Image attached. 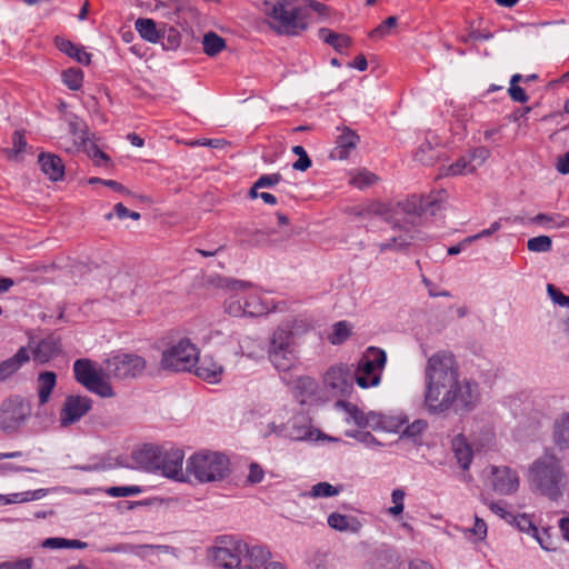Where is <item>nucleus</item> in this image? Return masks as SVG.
<instances>
[{
  "label": "nucleus",
  "mask_w": 569,
  "mask_h": 569,
  "mask_svg": "<svg viewBox=\"0 0 569 569\" xmlns=\"http://www.w3.org/2000/svg\"><path fill=\"white\" fill-rule=\"evenodd\" d=\"M32 406L20 395H12L0 403V430L7 436L18 435L28 422Z\"/></svg>",
  "instance_id": "nucleus-7"
},
{
  "label": "nucleus",
  "mask_w": 569,
  "mask_h": 569,
  "mask_svg": "<svg viewBox=\"0 0 569 569\" xmlns=\"http://www.w3.org/2000/svg\"><path fill=\"white\" fill-rule=\"evenodd\" d=\"M42 172L52 181H58L64 176L62 160L52 153H40L38 157Z\"/></svg>",
  "instance_id": "nucleus-24"
},
{
  "label": "nucleus",
  "mask_w": 569,
  "mask_h": 569,
  "mask_svg": "<svg viewBox=\"0 0 569 569\" xmlns=\"http://www.w3.org/2000/svg\"><path fill=\"white\" fill-rule=\"evenodd\" d=\"M33 561L31 558H26L17 561H6L0 563V569H31Z\"/></svg>",
  "instance_id": "nucleus-61"
},
{
  "label": "nucleus",
  "mask_w": 569,
  "mask_h": 569,
  "mask_svg": "<svg viewBox=\"0 0 569 569\" xmlns=\"http://www.w3.org/2000/svg\"><path fill=\"white\" fill-rule=\"evenodd\" d=\"M476 171V164L470 163L467 154L460 157L455 163L448 168V173L452 176H465Z\"/></svg>",
  "instance_id": "nucleus-45"
},
{
  "label": "nucleus",
  "mask_w": 569,
  "mask_h": 569,
  "mask_svg": "<svg viewBox=\"0 0 569 569\" xmlns=\"http://www.w3.org/2000/svg\"><path fill=\"white\" fill-rule=\"evenodd\" d=\"M183 452L179 449L161 452L159 470L168 478L183 480Z\"/></svg>",
  "instance_id": "nucleus-18"
},
{
  "label": "nucleus",
  "mask_w": 569,
  "mask_h": 569,
  "mask_svg": "<svg viewBox=\"0 0 569 569\" xmlns=\"http://www.w3.org/2000/svg\"><path fill=\"white\" fill-rule=\"evenodd\" d=\"M194 367V373L209 382H217L223 372L222 366L208 355L199 358Z\"/></svg>",
  "instance_id": "nucleus-22"
},
{
  "label": "nucleus",
  "mask_w": 569,
  "mask_h": 569,
  "mask_svg": "<svg viewBox=\"0 0 569 569\" xmlns=\"http://www.w3.org/2000/svg\"><path fill=\"white\" fill-rule=\"evenodd\" d=\"M261 10L268 26L278 34L298 36L308 28L300 0H263Z\"/></svg>",
  "instance_id": "nucleus-2"
},
{
  "label": "nucleus",
  "mask_w": 569,
  "mask_h": 569,
  "mask_svg": "<svg viewBox=\"0 0 569 569\" xmlns=\"http://www.w3.org/2000/svg\"><path fill=\"white\" fill-rule=\"evenodd\" d=\"M198 360L197 346L190 339L182 338L163 350L160 367L173 372L191 371Z\"/></svg>",
  "instance_id": "nucleus-8"
},
{
  "label": "nucleus",
  "mask_w": 569,
  "mask_h": 569,
  "mask_svg": "<svg viewBox=\"0 0 569 569\" xmlns=\"http://www.w3.org/2000/svg\"><path fill=\"white\" fill-rule=\"evenodd\" d=\"M27 142L20 131H14L12 134V148L7 149L6 153L9 159L17 160L19 153L26 148Z\"/></svg>",
  "instance_id": "nucleus-50"
},
{
  "label": "nucleus",
  "mask_w": 569,
  "mask_h": 569,
  "mask_svg": "<svg viewBox=\"0 0 569 569\" xmlns=\"http://www.w3.org/2000/svg\"><path fill=\"white\" fill-rule=\"evenodd\" d=\"M342 486H332L329 482H318L311 487L308 493L312 498H328L337 496L341 492Z\"/></svg>",
  "instance_id": "nucleus-41"
},
{
  "label": "nucleus",
  "mask_w": 569,
  "mask_h": 569,
  "mask_svg": "<svg viewBox=\"0 0 569 569\" xmlns=\"http://www.w3.org/2000/svg\"><path fill=\"white\" fill-rule=\"evenodd\" d=\"M56 385L57 375L53 371H43L39 373L37 378V393L40 406H44L50 401Z\"/></svg>",
  "instance_id": "nucleus-26"
},
{
  "label": "nucleus",
  "mask_w": 569,
  "mask_h": 569,
  "mask_svg": "<svg viewBox=\"0 0 569 569\" xmlns=\"http://www.w3.org/2000/svg\"><path fill=\"white\" fill-rule=\"evenodd\" d=\"M106 492L111 497H130L139 495L141 488L138 486L110 487Z\"/></svg>",
  "instance_id": "nucleus-56"
},
{
  "label": "nucleus",
  "mask_w": 569,
  "mask_h": 569,
  "mask_svg": "<svg viewBox=\"0 0 569 569\" xmlns=\"http://www.w3.org/2000/svg\"><path fill=\"white\" fill-rule=\"evenodd\" d=\"M386 361L387 356L382 349L369 347L359 359L353 371L357 385L363 389L378 386Z\"/></svg>",
  "instance_id": "nucleus-9"
},
{
  "label": "nucleus",
  "mask_w": 569,
  "mask_h": 569,
  "mask_svg": "<svg viewBox=\"0 0 569 569\" xmlns=\"http://www.w3.org/2000/svg\"><path fill=\"white\" fill-rule=\"evenodd\" d=\"M376 181H377V176L368 170H365V169L356 172L350 179V183L359 189L371 186Z\"/></svg>",
  "instance_id": "nucleus-48"
},
{
  "label": "nucleus",
  "mask_w": 569,
  "mask_h": 569,
  "mask_svg": "<svg viewBox=\"0 0 569 569\" xmlns=\"http://www.w3.org/2000/svg\"><path fill=\"white\" fill-rule=\"evenodd\" d=\"M527 248L532 252H549L552 248V240L549 236H538L530 238Z\"/></svg>",
  "instance_id": "nucleus-47"
},
{
  "label": "nucleus",
  "mask_w": 569,
  "mask_h": 569,
  "mask_svg": "<svg viewBox=\"0 0 569 569\" xmlns=\"http://www.w3.org/2000/svg\"><path fill=\"white\" fill-rule=\"evenodd\" d=\"M29 360V350L26 347H21L14 356L0 362V382L13 376Z\"/></svg>",
  "instance_id": "nucleus-23"
},
{
  "label": "nucleus",
  "mask_w": 569,
  "mask_h": 569,
  "mask_svg": "<svg viewBox=\"0 0 569 569\" xmlns=\"http://www.w3.org/2000/svg\"><path fill=\"white\" fill-rule=\"evenodd\" d=\"M557 170L562 174L569 173V151L558 158Z\"/></svg>",
  "instance_id": "nucleus-64"
},
{
  "label": "nucleus",
  "mask_w": 569,
  "mask_h": 569,
  "mask_svg": "<svg viewBox=\"0 0 569 569\" xmlns=\"http://www.w3.org/2000/svg\"><path fill=\"white\" fill-rule=\"evenodd\" d=\"M426 428V422L421 419L415 420L411 425H408L402 432V436L412 439L415 442H420V437Z\"/></svg>",
  "instance_id": "nucleus-51"
},
{
  "label": "nucleus",
  "mask_w": 569,
  "mask_h": 569,
  "mask_svg": "<svg viewBox=\"0 0 569 569\" xmlns=\"http://www.w3.org/2000/svg\"><path fill=\"white\" fill-rule=\"evenodd\" d=\"M336 407L343 409L348 413V420H351L358 427L363 428L366 413H363L357 406L343 400H339L336 402Z\"/></svg>",
  "instance_id": "nucleus-43"
},
{
  "label": "nucleus",
  "mask_w": 569,
  "mask_h": 569,
  "mask_svg": "<svg viewBox=\"0 0 569 569\" xmlns=\"http://www.w3.org/2000/svg\"><path fill=\"white\" fill-rule=\"evenodd\" d=\"M425 210L422 196L412 194L408 199L395 204L375 202L367 207L365 216L381 217L393 228L399 227L405 231L392 236L390 240L379 244L381 251L389 249H399L408 244L413 238V231L422 222V212Z\"/></svg>",
  "instance_id": "nucleus-1"
},
{
  "label": "nucleus",
  "mask_w": 569,
  "mask_h": 569,
  "mask_svg": "<svg viewBox=\"0 0 569 569\" xmlns=\"http://www.w3.org/2000/svg\"><path fill=\"white\" fill-rule=\"evenodd\" d=\"M328 525L330 528L341 532H358L361 522L352 516L332 512L328 516Z\"/></svg>",
  "instance_id": "nucleus-29"
},
{
  "label": "nucleus",
  "mask_w": 569,
  "mask_h": 569,
  "mask_svg": "<svg viewBox=\"0 0 569 569\" xmlns=\"http://www.w3.org/2000/svg\"><path fill=\"white\" fill-rule=\"evenodd\" d=\"M92 409V400L87 396L68 395L59 411L61 428L79 422Z\"/></svg>",
  "instance_id": "nucleus-13"
},
{
  "label": "nucleus",
  "mask_w": 569,
  "mask_h": 569,
  "mask_svg": "<svg viewBox=\"0 0 569 569\" xmlns=\"http://www.w3.org/2000/svg\"><path fill=\"white\" fill-rule=\"evenodd\" d=\"M337 136L335 139V148L330 157L332 159L346 160L350 153L356 150L360 142L359 134L347 126L337 127Z\"/></svg>",
  "instance_id": "nucleus-16"
},
{
  "label": "nucleus",
  "mask_w": 569,
  "mask_h": 569,
  "mask_svg": "<svg viewBox=\"0 0 569 569\" xmlns=\"http://www.w3.org/2000/svg\"><path fill=\"white\" fill-rule=\"evenodd\" d=\"M353 371L347 365H336L326 372L323 382L333 396H348L353 389Z\"/></svg>",
  "instance_id": "nucleus-14"
},
{
  "label": "nucleus",
  "mask_w": 569,
  "mask_h": 569,
  "mask_svg": "<svg viewBox=\"0 0 569 569\" xmlns=\"http://www.w3.org/2000/svg\"><path fill=\"white\" fill-rule=\"evenodd\" d=\"M407 422V418L403 417L385 416V421L382 422L381 430L388 432H398L403 428V426Z\"/></svg>",
  "instance_id": "nucleus-54"
},
{
  "label": "nucleus",
  "mask_w": 569,
  "mask_h": 569,
  "mask_svg": "<svg viewBox=\"0 0 569 569\" xmlns=\"http://www.w3.org/2000/svg\"><path fill=\"white\" fill-rule=\"evenodd\" d=\"M56 46L61 52L74 59L77 62L84 66L91 63V53L87 52L83 47L59 37L56 38Z\"/></svg>",
  "instance_id": "nucleus-27"
},
{
  "label": "nucleus",
  "mask_w": 569,
  "mask_h": 569,
  "mask_svg": "<svg viewBox=\"0 0 569 569\" xmlns=\"http://www.w3.org/2000/svg\"><path fill=\"white\" fill-rule=\"evenodd\" d=\"M385 421V416L377 412L366 413V419L363 422V428H371L373 430H381L382 422Z\"/></svg>",
  "instance_id": "nucleus-58"
},
{
  "label": "nucleus",
  "mask_w": 569,
  "mask_h": 569,
  "mask_svg": "<svg viewBox=\"0 0 569 569\" xmlns=\"http://www.w3.org/2000/svg\"><path fill=\"white\" fill-rule=\"evenodd\" d=\"M70 132L73 136V144L76 147L83 146L87 141V126L78 119L69 122Z\"/></svg>",
  "instance_id": "nucleus-46"
},
{
  "label": "nucleus",
  "mask_w": 569,
  "mask_h": 569,
  "mask_svg": "<svg viewBox=\"0 0 569 569\" xmlns=\"http://www.w3.org/2000/svg\"><path fill=\"white\" fill-rule=\"evenodd\" d=\"M508 92L510 98L516 102L525 103L529 99L525 90L519 86H510Z\"/></svg>",
  "instance_id": "nucleus-63"
},
{
  "label": "nucleus",
  "mask_w": 569,
  "mask_h": 569,
  "mask_svg": "<svg viewBox=\"0 0 569 569\" xmlns=\"http://www.w3.org/2000/svg\"><path fill=\"white\" fill-rule=\"evenodd\" d=\"M406 492L402 489H395L391 493L392 507L388 508L387 512L397 518L403 512Z\"/></svg>",
  "instance_id": "nucleus-49"
},
{
  "label": "nucleus",
  "mask_w": 569,
  "mask_h": 569,
  "mask_svg": "<svg viewBox=\"0 0 569 569\" xmlns=\"http://www.w3.org/2000/svg\"><path fill=\"white\" fill-rule=\"evenodd\" d=\"M146 369V360L137 355H117L106 361V373L116 379L136 378Z\"/></svg>",
  "instance_id": "nucleus-12"
},
{
  "label": "nucleus",
  "mask_w": 569,
  "mask_h": 569,
  "mask_svg": "<svg viewBox=\"0 0 569 569\" xmlns=\"http://www.w3.org/2000/svg\"><path fill=\"white\" fill-rule=\"evenodd\" d=\"M511 519L513 520V522L516 523L517 528L520 531L527 532L528 535L536 538L537 541L539 542V545L541 546V548H543L545 550L551 549L550 546H548L543 542V537L539 533V530L535 526L530 516L523 513V515L512 516Z\"/></svg>",
  "instance_id": "nucleus-32"
},
{
  "label": "nucleus",
  "mask_w": 569,
  "mask_h": 569,
  "mask_svg": "<svg viewBox=\"0 0 569 569\" xmlns=\"http://www.w3.org/2000/svg\"><path fill=\"white\" fill-rule=\"evenodd\" d=\"M44 548L50 549H62V548H73V549H84L87 548V542L77 540V539H66V538H48L42 542Z\"/></svg>",
  "instance_id": "nucleus-40"
},
{
  "label": "nucleus",
  "mask_w": 569,
  "mask_h": 569,
  "mask_svg": "<svg viewBox=\"0 0 569 569\" xmlns=\"http://www.w3.org/2000/svg\"><path fill=\"white\" fill-rule=\"evenodd\" d=\"M61 351L59 340L54 337L42 339L32 349V357L36 362L47 363L52 358L57 357Z\"/></svg>",
  "instance_id": "nucleus-21"
},
{
  "label": "nucleus",
  "mask_w": 569,
  "mask_h": 569,
  "mask_svg": "<svg viewBox=\"0 0 569 569\" xmlns=\"http://www.w3.org/2000/svg\"><path fill=\"white\" fill-rule=\"evenodd\" d=\"M243 552H248L247 542L232 537H224L209 549L208 557L218 568L238 569Z\"/></svg>",
  "instance_id": "nucleus-10"
},
{
  "label": "nucleus",
  "mask_w": 569,
  "mask_h": 569,
  "mask_svg": "<svg viewBox=\"0 0 569 569\" xmlns=\"http://www.w3.org/2000/svg\"><path fill=\"white\" fill-rule=\"evenodd\" d=\"M350 335V328L346 321L337 322L333 326V332L331 336V342L338 345L343 342Z\"/></svg>",
  "instance_id": "nucleus-55"
},
{
  "label": "nucleus",
  "mask_w": 569,
  "mask_h": 569,
  "mask_svg": "<svg viewBox=\"0 0 569 569\" xmlns=\"http://www.w3.org/2000/svg\"><path fill=\"white\" fill-rule=\"evenodd\" d=\"M252 284L250 282L240 281V280H228L227 288H229L234 293H231L226 301V311L233 316L240 317L246 315V305L243 301V297H239L238 292H246L250 289Z\"/></svg>",
  "instance_id": "nucleus-19"
},
{
  "label": "nucleus",
  "mask_w": 569,
  "mask_h": 569,
  "mask_svg": "<svg viewBox=\"0 0 569 569\" xmlns=\"http://www.w3.org/2000/svg\"><path fill=\"white\" fill-rule=\"evenodd\" d=\"M448 193L445 189L429 193V213L435 214L447 201Z\"/></svg>",
  "instance_id": "nucleus-53"
},
{
  "label": "nucleus",
  "mask_w": 569,
  "mask_h": 569,
  "mask_svg": "<svg viewBox=\"0 0 569 569\" xmlns=\"http://www.w3.org/2000/svg\"><path fill=\"white\" fill-rule=\"evenodd\" d=\"M230 473L229 459L219 452L200 451L193 453L186 462V476L200 483L217 482Z\"/></svg>",
  "instance_id": "nucleus-4"
},
{
  "label": "nucleus",
  "mask_w": 569,
  "mask_h": 569,
  "mask_svg": "<svg viewBox=\"0 0 569 569\" xmlns=\"http://www.w3.org/2000/svg\"><path fill=\"white\" fill-rule=\"evenodd\" d=\"M293 397L300 405H312L320 401V387L311 377H299L293 386Z\"/></svg>",
  "instance_id": "nucleus-17"
},
{
  "label": "nucleus",
  "mask_w": 569,
  "mask_h": 569,
  "mask_svg": "<svg viewBox=\"0 0 569 569\" xmlns=\"http://www.w3.org/2000/svg\"><path fill=\"white\" fill-rule=\"evenodd\" d=\"M530 221L536 224H543L547 228L556 229L566 228L569 226V218L560 213H538L535 217H532Z\"/></svg>",
  "instance_id": "nucleus-37"
},
{
  "label": "nucleus",
  "mask_w": 569,
  "mask_h": 569,
  "mask_svg": "<svg viewBox=\"0 0 569 569\" xmlns=\"http://www.w3.org/2000/svg\"><path fill=\"white\" fill-rule=\"evenodd\" d=\"M87 153L90 158H92L96 164L101 166L102 163H107L110 159L107 153L101 151L98 146L91 143L87 149Z\"/></svg>",
  "instance_id": "nucleus-60"
},
{
  "label": "nucleus",
  "mask_w": 569,
  "mask_h": 569,
  "mask_svg": "<svg viewBox=\"0 0 569 569\" xmlns=\"http://www.w3.org/2000/svg\"><path fill=\"white\" fill-rule=\"evenodd\" d=\"M490 483L499 495L508 496L515 493L519 488L518 473L507 466L490 467Z\"/></svg>",
  "instance_id": "nucleus-15"
},
{
  "label": "nucleus",
  "mask_w": 569,
  "mask_h": 569,
  "mask_svg": "<svg viewBox=\"0 0 569 569\" xmlns=\"http://www.w3.org/2000/svg\"><path fill=\"white\" fill-rule=\"evenodd\" d=\"M226 48V41L222 37L213 31H210L203 36L202 49L209 57H214Z\"/></svg>",
  "instance_id": "nucleus-38"
},
{
  "label": "nucleus",
  "mask_w": 569,
  "mask_h": 569,
  "mask_svg": "<svg viewBox=\"0 0 569 569\" xmlns=\"http://www.w3.org/2000/svg\"><path fill=\"white\" fill-rule=\"evenodd\" d=\"M238 569H264L268 560L272 558L271 552L263 546L248 543V552H243Z\"/></svg>",
  "instance_id": "nucleus-20"
},
{
  "label": "nucleus",
  "mask_w": 569,
  "mask_h": 569,
  "mask_svg": "<svg viewBox=\"0 0 569 569\" xmlns=\"http://www.w3.org/2000/svg\"><path fill=\"white\" fill-rule=\"evenodd\" d=\"M319 38L340 53L351 46V38L349 36L333 32L328 28L319 30Z\"/></svg>",
  "instance_id": "nucleus-31"
},
{
  "label": "nucleus",
  "mask_w": 569,
  "mask_h": 569,
  "mask_svg": "<svg viewBox=\"0 0 569 569\" xmlns=\"http://www.w3.org/2000/svg\"><path fill=\"white\" fill-rule=\"evenodd\" d=\"M269 359L278 371L292 369L298 360L296 351H268Z\"/></svg>",
  "instance_id": "nucleus-33"
},
{
  "label": "nucleus",
  "mask_w": 569,
  "mask_h": 569,
  "mask_svg": "<svg viewBox=\"0 0 569 569\" xmlns=\"http://www.w3.org/2000/svg\"><path fill=\"white\" fill-rule=\"evenodd\" d=\"M161 451L154 447H143L133 452V460L146 471H158Z\"/></svg>",
  "instance_id": "nucleus-25"
},
{
  "label": "nucleus",
  "mask_w": 569,
  "mask_h": 569,
  "mask_svg": "<svg viewBox=\"0 0 569 569\" xmlns=\"http://www.w3.org/2000/svg\"><path fill=\"white\" fill-rule=\"evenodd\" d=\"M547 292L555 303L569 308V296L563 295L553 284L547 286Z\"/></svg>",
  "instance_id": "nucleus-57"
},
{
  "label": "nucleus",
  "mask_w": 569,
  "mask_h": 569,
  "mask_svg": "<svg viewBox=\"0 0 569 569\" xmlns=\"http://www.w3.org/2000/svg\"><path fill=\"white\" fill-rule=\"evenodd\" d=\"M398 24V18L396 16H391L382 21L377 28L369 32V37L372 40H380L388 36L395 33V30Z\"/></svg>",
  "instance_id": "nucleus-39"
},
{
  "label": "nucleus",
  "mask_w": 569,
  "mask_h": 569,
  "mask_svg": "<svg viewBox=\"0 0 569 569\" xmlns=\"http://www.w3.org/2000/svg\"><path fill=\"white\" fill-rule=\"evenodd\" d=\"M565 478L561 460L555 455H543L529 469V481L536 490L550 500H557L561 496Z\"/></svg>",
  "instance_id": "nucleus-3"
},
{
  "label": "nucleus",
  "mask_w": 569,
  "mask_h": 569,
  "mask_svg": "<svg viewBox=\"0 0 569 569\" xmlns=\"http://www.w3.org/2000/svg\"><path fill=\"white\" fill-rule=\"evenodd\" d=\"M243 301L246 305V315L248 316L257 317L268 312V308L256 293L247 295V297H243Z\"/></svg>",
  "instance_id": "nucleus-42"
},
{
  "label": "nucleus",
  "mask_w": 569,
  "mask_h": 569,
  "mask_svg": "<svg viewBox=\"0 0 569 569\" xmlns=\"http://www.w3.org/2000/svg\"><path fill=\"white\" fill-rule=\"evenodd\" d=\"M134 26L142 39L152 43H157L160 40V31L157 29V24L152 19L139 18Z\"/></svg>",
  "instance_id": "nucleus-35"
},
{
  "label": "nucleus",
  "mask_w": 569,
  "mask_h": 569,
  "mask_svg": "<svg viewBox=\"0 0 569 569\" xmlns=\"http://www.w3.org/2000/svg\"><path fill=\"white\" fill-rule=\"evenodd\" d=\"M280 173H272V174H262L257 181H256V188H270L276 186L281 180Z\"/></svg>",
  "instance_id": "nucleus-59"
},
{
  "label": "nucleus",
  "mask_w": 569,
  "mask_h": 569,
  "mask_svg": "<svg viewBox=\"0 0 569 569\" xmlns=\"http://www.w3.org/2000/svg\"><path fill=\"white\" fill-rule=\"evenodd\" d=\"M63 83L70 90H79L83 82V72L77 68H69L62 72Z\"/></svg>",
  "instance_id": "nucleus-44"
},
{
  "label": "nucleus",
  "mask_w": 569,
  "mask_h": 569,
  "mask_svg": "<svg viewBox=\"0 0 569 569\" xmlns=\"http://www.w3.org/2000/svg\"><path fill=\"white\" fill-rule=\"evenodd\" d=\"M446 392L449 395H440L437 400L431 402L429 415L443 416L450 409L456 412H469L476 408L480 400L479 386L471 380H463L461 383L457 381V385L449 387Z\"/></svg>",
  "instance_id": "nucleus-6"
},
{
  "label": "nucleus",
  "mask_w": 569,
  "mask_h": 569,
  "mask_svg": "<svg viewBox=\"0 0 569 569\" xmlns=\"http://www.w3.org/2000/svg\"><path fill=\"white\" fill-rule=\"evenodd\" d=\"M490 154H491L490 150L485 146L475 148L467 153V156L470 160V163L476 164V169L478 167H481L486 162V160L490 157Z\"/></svg>",
  "instance_id": "nucleus-52"
},
{
  "label": "nucleus",
  "mask_w": 569,
  "mask_h": 569,
  "mask_svg": "<svg viewBox=\"0 0 569 569\" xmlns=\"http://www.w3.org/2000/svg\"><path fill=\"white\" fill-rule=\"evenodd\" d=\"M553 439L561 449L569 448V412L563 413L555 421Z\"/></svg>",
  "instance_id": "nucleus-34"
},
{
  "label": "nucleus",
  "mask_w": 569,
  "mask_h": 569,
  "mask_svg": "<svg viewBox=\"0 0 569 569\" xmlns=\"http://www.w3.org/2000/svg\"><path fill=\"white\" fill-rule=\"evenodd\" d=\"M268 351H296L292 332L286 328H278L272 335Z\"/></svg>",
  "instance_id": "nucleus-30"
},
{
  "label": "nucleus",
  "mask_w": 569,
  "mask_h": 569,
  "mask_svg": "<svg viewBox=\"0 0 569 569\" xmlns=\"http://www.w3.org/2000/svg\"><path fill=\"white\" fill-rule=\"evenodd\" d=\"M73 372L76 380L86 387L89 391L94 392L103 398L113 396L111 386L103 379L101 372L97 369L94 362L89 359H78L73 363Z\"/></svg>",
  "instance_id": "nucleus-11"
},
{
  "label": "nucleus",
  "mask_w": 569,
  "mask_h": 569,
  "mask_svg": "<svg viewBox=\"0 0 569 569\" xmlns=\"http://www.w3.org/2000/svg\"><path fill=\"white\" fill-rule=\"evenodd\" d=\"M458 370V363L450 351H439L429 358V412L431 402L440 395L448 396L446 390L457 385Z\"/></svg>",
  "instance_id": "nucleus-5"
},
{
  "label": "nucleus",
  "mask_w": 569,
  "mask_h": 569,
  "mask_svg": "<svg viewBox=\"0 0 569 569\" xmlns=\"http://www.w3.org/2000/svg\"><path fill=\"white\" fill-rule=\"evenodd\" d=\"M47 495L46 489H37L33 491L16 492L8 496L0 495V505L21 503L32 500H39Z\"/></svg>",
  "instance_id": "nucleus-36"
},
{
  "label": "nucleus",
  "mask_w": 569,
  "mask_h": 569,
  "mask_svg": "<svg viewBox=\"0 0 569 569\" xmlns=\"http://www.w3.org/2000/svg\"><path fill=\"white\" fill-rule=\"evenodd\" d=\"M264 476L263 469L258 463H251L249 467L248 481L250 483H259Z\"/></svg>",
  "instance_id": "nucleus-62"
},
{
  "label": "nucleus",
  "mask_w": 569,
  "mask_h": 569,
  "mask_svg": "<svg viewBox=\"0 0 569 569\" xmlns=\"http://www.w3.org/2000/svg\"><path fill=\"white\" fill-rule=\"evenodd\" d=\"M452 451L459 466L467 470L472 461L473 452L463 435L459 433L452 439Z\"/></svg>",
  "instance_id": "nucleus-28"
}]
</instances>
